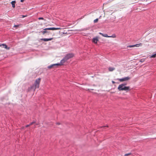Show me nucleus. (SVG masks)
<instances>
[{
  "label": "nucleus",
  "instance_id": "obj_1",
  "mask_svg": "<svg viewBox=\"0 0 156 156\" xmlns=\"http://www.w3.org/2000/svg\"><path fill=\"white\" fill-rule=\"evenodd\" d=\"M41 80V78H38L36 79L34 85L31 86L30 87H29L28 89V90L29 91H30L32 90H33L34 91H35L36 88H38L39 87Z\"/></svg>",
  "mask_w": 156,
  "mask_h": 156
},
{
  "label": "nucleus",
  "instance_id": "obj_2",
  "mask_svg": "<svg viewBox=\"0 0 156 156\" xmlns=\"http://www.w3.org/2000/svg\"><path fill=\"white\" fill-rule=\"evenodd\" d=\"M74 56V54L73 53H69L67 54L64 58L61 61V63L62 65L67 60Z\"/></svg>",
  "mask_w": 156,
  "mask_h": 156
},
{
  "label": "nucleus",
  "instance_id": "obj_3",
  "mask_svg": "<svg viewBox=\"0 0 156 156\" xmlns=\"http://www.w3.org/2000/svg\"><path fill=\"white\" fill-rule=\"evenodd\" d=\"M126 85V83H123L120 84L118 87V89L119 91H128L130 90L129 87H126L125 85Z\"/></svg>",
  "mask_w": 156,
  "mask_h": 156
},
{
  "label": "nucleus",
  "instance_id": "obj_4",
  "mask_svg": "<svg viewBox=\"0 0 156 156\" xmlns=\"http://www.w3.org/2000/svg\"><path fill=\"white\" fill-rule=\"evenodd\" d=\"M61 28H55V27H51L48 28H46L44 29V30L41 31V32L43 34H44L45 33H47L48 35L51 34V32L50 31H48L47 30H60Z\"/></svg>",
  "mask_w": 156,
  "mask_h": 156
},
{
  "label": "nucleus",
  "instance_id": "obj_5",
  "mask_svg": "<svg viewBox=\"0 0 156 156\" xmlns=\"http://www.w3.org/2000/svg\"><path fill=\"white\" fill-rule=\"evenodd\" d=\"M143 44L142 43H140L138 44H136L134 45H130L127 46V47L129 48H133L134 47H142V46Z\"/></svg>",
  "mask_w": 156,
  "mask_h": 156
},
{
  "label": "nucleus",
  "instance_id": "obj_6",
  "mask_svg": "<svg viewBox=\"0 0 156 156\" xmlns=\"http://www.w3.org/2000/svg\"><path fill=\"white\" fill-rule=\"evenodd\" d=\"M130 79L129 77L127 76L121 79H119L118 80L120 82H123L129 80Z\"/></svg>",
  "mask_w": 156,
  "mask_h": 156
},
{
  "label": "nucleus",
  "instance_id": "obj_7",
  "mask_svg": "<svg viewBox=\"0 0 156 156\" xmlns=\"http://www.w3.org/2000/svg\"><path fill=\"white\" fill-rule=\"evenodd\" d=\"M62 65L61 63V62L59 63H57V64H52L48 66V69H51L53 67H54L55 66H61Z\"/></svg>",
  "mask_w": 156,
  "mask_h": 156
},
{
  "label": "nucleus",
  "instance_id": "obj_8",
  "mask_svg": "<svg viewBox=\"0 0 156 156\" xmlns=\"http://www.w3.org/2000/svg\"><path fill=\"white\" fill-rule=\"evenodd\" d=\"M0 47H2L3 48H5L7 50H9L10 49L9 47H8L5 44H0Z\"/></svg>",
  "mask_w": 156,
  "mask_h": 156
},
{
  "label": "nucleus",
  "instance_id": "obj_9",
  "mask_svg": "<svg viewBox=\"0 0 156 156\" xmlns=\"http://www.w3.org/2000/svg\"><path fill=\"white\" fill-rule=\"evenodd\" d=\"M53 39V38H42L41 39V40L43 41H47L52 40Z\"/></svg>",
  "mask_w": 156,
  "mask_h": 156
},
{
  "label": "nucleus",
  "instance_id": "obj_10",
  "mask_svg": "<svg viewBox=\"0 0 156 156\" xmlns=\"http://www.w3.org/2000/svg\"><path fill=\"white\" fill-rule=\"evenodd\" d=\"M98 41V37H95L93 38V41L95 44H97V41Z\"/></svg>",
  "mask_w": 156,
  "mask_h": 156
},
{
  "label": "nucleus",
  "instance_id": "obj_11",
  "mask_svg": "<svg viewBox=\"0 0 156 156\" xmlns=\"http://www.w3.org/2000/svg\"><path fill=\"white\" fill-rule=\"evenodd\" d=\"M99 34L101 35L102 36L106 37H109V36H108L107 34H104L102 33H99Z\"/></svg>",
  "mask_w": 156,
  "mask_h": 156
},
{
  "label": "nucleus",
  "instance_id": "obj_12",
  "mask_svg": "<svg viewBox=\"0 0 156 156\" xmlns=\"http://www.w3.org/2000/svg\"><path fill=\"white\" fill-rule=\"evenodd\" d=\"M16 3V1H12L11 2V3L12 5V7L13 8H14L15 7V4Z\"/></svg>",
  "mask_w": 156,
  "mask_h": 156
},
{
  "label": "nucleus",
  "instance_id": "obj_13",
  "mask_svg": "<svg viewBox=\"0 0 156 156\" xmlns=\"http://www.w3.org/2000/svg\"><path fill=\"white\" fill-rule=\"evenodd\" d=\"M115 69V68L109 67L108 68V70L109 71H112Z\"/></svg>",
  "mask_w": 156,
  "mask_h": 156
},
{
  "label": "nucleus",
  "instance_id": "obj_14",
  "mask_svg": "<svg viewBox=\"0 0 156 156\" xmlns=\"http://www.w3.org/2000/svg\"><path fill=\"white\" fill-rule=\"evenodd\" d=\"M35 123V122L34 121L32 122H31L29 125H26V127H28Z\"/></svg>",
  "mask_w": 156,
  "mask_h": 156
},
{
  "label": "nucleus",
  "instance_id": "obj_15",
  "mask_svg": "<svg viewBox=\"0 0 156 156\" xmlns=\"http://www.w3.org/2000/svg\"><path fill=\"white\" fill-rule=\"evenodd\" d=\"M116 36L115 34H113L112 36H109V37H112V38H115L116 37Z\"/></svg>",
  "mask_w": 156,
  "mask_h": 156
},
{
  "label": "nucleus",
  "instance_id": "obj_16",
  "mask_svg": "<svg viewBox=\"0 0 156 156\" xmlns=\"http://www.w3.org/2000/svg\"><path fill=\"white\" fill-rule=\"evenodd\" d=\"M156 56V53L153 55L150 56V58H155Z\"/></svg>",
  "mask_w": 156,
  "mask_h": 156
},
{
  "label": "nucleus",
  "instance_id": "obj_17",
  "mask_svg": "<svg viewBox=\"0 0 156 156\" xmlns=\"http://www.w3.org/2000/svg\"><path fill=\"white\" fill-rule=\"evenodd\" d=\"M98 19L97 18L94 20V23H96L98 22Z\"/></svg>",
  "mask_w": 156,
  "mask_h": 156
},
{
  "label": "nucleus",
  "instance_id": "obj_18",
  "mask_svg": "<svg viewBox=\"0 0 156 156\" xmlns=\"http://www.w3.org/2000/svg\"><path fill=\"white\" fill-rule=\"evenodd\" d=\"M130 154H131V153H128V154H125L124 155H125V156H127L130 155Z\"/></svg>",
  "mask_w": 156,
  "mask_h": 156
},
{
  "label": "nucleus",
  "instance_id": "obj_19",
  "mask_svg": "<svg viewBox=\"0 0 156 156\" xmlns=\"http://www.w3.org/2000/svg\"><path fill=\"white\" fill-rule=\"evenodd\" d=\"M19 26V25H15L14 26V27H16V28H17V27H18Z\"/></svg>",
  "mask_w": 156,
  "mask_h": 156
},
{
  "label": "nucleus",
  "instance_id": "obj_20",
  "mask_svg": "<svg viewBox=\"0 0 156 156\" xmlns=\"http://www.w3.org/2000/svg\"><path fill=\"white\" fill-rule=\"evenodd\" d=\"M144 59H141L140 60V62H144Z\"/></svg>",
  "mask_w": 156,
  "mask_h": 156
},
{
  "label": "nucleus",
  "instance_id": "obj_21",
  "mask_svg": "<svg viewBox=\"0 0 156 156\" xmlns=\"http://www.w3.org/2000/svg\"><path fill=\"white\" fill-rule=\"evenodd\" d=\"M38 19L39 20H44L43 18V17H39V18H38Z\"/></svg>",
  "mask_w": 156,
  "mask_h": 156
},
{
  "label": "nucleus",
  "instance_id": "obj_22",
  "mask_svg": "<svg viewBox=\"0 0 156 156\" xmlns=\"http://www.w3.org/2000/svg\"><path fill=\"white\" fill-rule=\"evenodd\" d=\"M27 16H24V15H23L22 16V17L23 18V17H26Z\"/></svg>",
  "mask_w": 156,
  "mask_h": 156
},
{
  "label": "nucleus",
  "instance_id": "obj_23",
  "mask_svg": "<svg viewBox=\"0 0 156 156\" xmlns=\"http://www.w3.org/2000/svg\"><path fill=\"white\" fill-rule=\"evenodd\" d=\"M112 83L113 84H114V83H115V81H112Z\"/></svg>",
  "mask_w": 156,
  "mask_h": 156
},
{
  "label": "nucleus",
  "instance_id": "obj_24",
  "mask_svg": "<svg viewBox=\"0 0 156 156\" xmlns=\"http://www.w3.org/2000/svg\"><path fill=\"white\" fill-rule=\"evenodd\" d=\"M24 0H21L20 1L22 2H23Z\"/></svg>",
  "mask_w": 156,
  "mask_h": 156
},
{
  "label": "nucleus",
  "instance_id": "obj_25",
  "mask_svg": "<svg viewBox=\"0 0 156 156\" xmlns=\"http://www.w3.org/2000/svg\"><path fill=\"white\" fill-rule=\"evenodd\" d=\"M38 125V124L36 123V124H35V126L36 125ZM35 127H36V126H35Z\"/></svg>",
  "mask_w": 156,
  "mask_h": 156
},
{
  "label": "nucleus",
  "instance_id": "obj_26",
  "mask_svg": "<svg viewBox=\"0 0 156 156\" xmlns=\"http://www.w3.org/2000/svg\"><path fill=\"white\" fill-rule=\"evenodd\" d=\"M106 126L107 127H108V125H107Z\"/></svg>",
  "mask_w": 156,
  "mask_h": 156
}]
</instances>
